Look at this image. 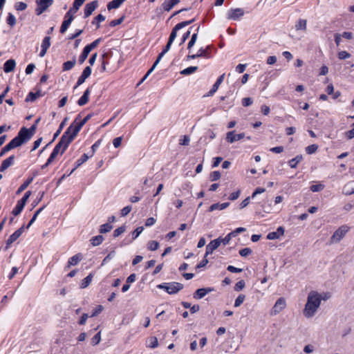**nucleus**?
Masks as SVG:
<instances>
[{"label": "nucleus", "instance_id": "nucleus-56", "mask_svg": "<svg viewBox=\"0 0 354 354\" xmlns=\"http://www.w3.org/2000/svg\"><path fill=\"white\" fill-rule=\"evenodd\" d=\"M221 176V173L218 171H214L210 174L209 178L211 181H216L220 179Z\"/></svg>", "mask_w": 354, "mask_h": 354}, {"label": "nucleus", "instance_id": "nucleus-10", "mask_svg": "<svg viewBox=\"0 0 354 354\" xmlns=\"http://www.w3.org/2000/svg\"><path fill=\"white\" fill-rule=\"evenodd\" d=\"M25 229V227L23 225L20 228H19L17 230H16L10 236V237L6 241V250H7L10 245L14 243L15 241H17L19 236L22 234Z\"/></svg>", "mask_w": 354, "mask_h": 354}, {"label": "nucleus", "instance_id": "nucleus-9", "mask_svg": "<svg viewBox=\"0 0 354 354\" xmlns=\"http://www.w3.org/2000/svg\"><path fill=\"white\" fill-rule=\"evenodd\" d=\"M286 306V302L283 297H280L277 300L274 306L271 310L272 315H276L279 314L282 310H283Z\"/></svg>", "mask_w": 354, "mask_h": 354}, {"label": "nucleus", "instance_id": "nucleus-11", "mask_svg": "<svg viewBox=\"0 0 354 354\" xmlns=\"http://www.w3.org/2000/svg\"><path fill=\"white\" fill-rule=\"evenodd\" d=\"M214 290H215V289L213 287L199 288V289L196 290V292L194 293L193 297L195 299H201L203 298L208 293L212 292Z\"/></svg>", "mask_w": 354, "mask_h": 354}, {"label": "nucleus", "instance_id": "nucleus-5", "mask_svg": "<svg viewBox=\"0 0 354 354\" xmlns=\"http://www.w3.org/2000/svg\"><path fill=\"white\" fill-rule=\"evenodd\" d=\"M159 289L165 290L168 294H176L183 288V285L178 282L163 283L157 286Z\"/></svg>", "mask_w": 354, "mask_h": 354}, {"label": "nucleus", "instance_id": "nucleus-25", "mask_svg": "<svg viewBox=\"0 0 354 354\" xmlns=\"http://www.w3.org/2000/svg\"><path fill=\"white\" fill-rule=\"evenodd\" d=\"M88 159L87 154L84 153L75 162V167L68 173V176L71 175L73 171L80 165L84 163Z\"/></svg>", "mask_w": 354, "mask_h": 354}, {"label": "nucleus", "instance_id": "nucleus-22", "mask_svg": "<svg viewBox=\"0 0 354 354\" xmlns=\"http://www.w3.org/2000/svg\"><path fill=\"white\" fill-rule=\"evenodd\" d=\"M354 182L352 181V182H349L347 184H346L344 187H343V189H342V193L344 194V195H346V196H349V195H351L353 194H354Z\"/></svg>", "mask_w": 354, "mask_h": 354}, {"label": "nucleus", "instance_id": "nucleus-6", "mask_svg": "<svg viewBox=\"0 0 354 354\" xmlns=\"http://www.w3.org/2000/svg\"><path fill=\"white\" fill-rule=\"evenodd\" d=\"M349 227L347 225H342L339 227L330 237V243H338L348 232Z\"/></svg>", "mask_w": 354, "mask_h": 354}, {"label": "nucleus", "instance_id": "nucleus-4", "mask_svg": "<svg viewBox=\"0 0 354 354\" xmlns=\"http://www.w3.org/2000/svg\"><path fill=\"white\" fill-rule=\"evenodd\" d=\"M93 114H88L82 121H80L77 124H75V121H73L67 128L66 131L75 138L82 127L91 118Z\"/></svg>", "mask_w": 354, "mask_h": 354}, {"label": "nucleus", "instance_id": "nucleus-61", "mask_svg": "<svg viewBox=\"0 0 354 354\" xmlns=\"http://www.w3.org/2000/svg\"><path fill=\"white\" fill-rule=\"evenodd\" d=\"M245 283L243 280L238 281L234 286L235 291H240L245 287Z\"/></svg>", "mask_w": 354, "mask_h": 354}, {"label": "nucleus", "instance_id": "nucleus-57", "mask_svg": "<svg viewBox=\"0 0 354 354\" xmlns=\"http://www.w3.org/2000/svg\"><path fill=\"white\" fill-rule=\"evenodd\" d=\"M158 346V339L156 337H151L149 339V346L151 348H155Z\"/></svg>", "mask_w": 354, "mask_h": 354}, {"label": "nucleus", "instance_id": "nucleus-19", "mask_svg": "<svg viewBox=\"0 0 354 354\" xmlns=\"http://www.w3.org/2000/svg\"><path fill=\"white\" fill-rule=\"evenodd\" d=\"M224 77H225V73H223V75H221L216 80V82L214 83V84L212 86V88L210 89V91H209L208 93V95L209 96H211L214 93L216 92V91L218 90L219 86L222 84V82H223V80H224Z\"/></svg>", "mask_w": 354, "mask_h": 354}, {"label": "nucleus", "instance_id": "nucleus-54", "mask_svg": "<svg viewBox=\"0 0 354 354\" xmlns=\"http://www.w3.org/2000/svg\"><path fill=\"white\" fill-rule=\"evenodd\" d=\"M84 1H85V0H75L74 1V2H73L74 13H76V12L82 6V4L84 3Z\"/></svg>", "mask_w": 354, "mask_h": 354}, {"label": "nucleus", "instance_id": "nucleus-23", "mask_svg": "<svg viewBox=\"0 0 354 354\" xmlns=\"http://www.w3.org/2000/svg\"><path fill=\"white\" fill-rule=\"evenodd\" d=\"M90 89L88 88L84 93L83 95L78 100L77 104L79 106H84L88 103L89 100Z\"/></svg>", "mask_w": 354, "mask_h": 354}, {"label": "nucleus", "instance_id": "nucleus-24", "mask_svg": "<svg viewBox=\"0 0 354 354\" xmlns=\"http://www.w3.org/2000/svg\"><path fill=\"white\" fill-rule=\"evenodd\" d=\"M74 17H68V18H65L64 17V21L62 22V24L61 26V28H60V32L61 33H64L66 30L68 29V28L69 27V26L71 25L72 21L73 20Z\"/></svg>", "mask_w": 354, "mask_h": 354}, {"label": "nucleus", "instance_id": "nucleus-13", "mask_svg": "<svg viewBox=\"0 0 354 354\" xmlns=\"http://www.w3.org/2000/svg\"><path fill=\"white\" fill-rule=\"evenodd\" d=\"M221 245L220 239H214L207 246H206V252H205V257H207L209 254L213 253V252L217 249Z\"/></svg>", "mask_w": 354, "mask_h": 354}, {"label": "nucleus", "instance_id": "nucleus-33", "mask_svg": "<svg viewBox=\"0 0 354 354\" xmlns=\"http://www.w3.org/2000/svg\"><path fill=\"white\" fill-rule=\"evenodd\" d=\"M24 206L25 204H22L21 202L18 201L16 206L12 211V214L14 216H18L22 212Z\"/></svg>", "mask_w": 354, "mask_h": 354}, {"label": "nucleus", "instance_id": "nucleus-34", "mask_svg": "<svg viewBox=\"0 0 354 354\" xmlns=\"http://www.w3.org/2000/svg\"><path fill=\"white\" fill-rule=\"evenodd\" d=\"M198 66H189L180 71V74L183 75H189L195 73L198 70Z\"/></svg>", "mask_w": 354, "mask_h": 354}, {"label": "nucleus", "instance_id": "nucleus-12", "mask_svg": "<svg viewBox=\"0 0 354 354\" xmlns=\"http://www.w3.org/2000/svg\"><path fill=\"white\" fill-rule=\"evenodd\" d=\"M245 137L244 133L238 134L234 133V131H229L226 134V140L230 143H233L236 141H239Z\"/></svg>", "mask_w": 354, "mask_h": 354}, {"label": "nucleus", "instance_id": "nucleus-52", "mask_svg": "<svg viewBox=\"0 0 354 354\" xmlns=\"http://www.w3.org/2000/svg\"><path fill=\"white\" fill-rule=\"evenodd\" d=\"M317 149H318V146L317 145L314 144V145H311L308 146L306 148V151L308 154H313L315 152H316Z\"/></svg>", "mask_w": 354, "mask_h": 354}, {"label": "nucleus", "instance_id": "nucleus-53", "mask_svg": "<svg viewBox=\"0 0 354 354\" xmlns=\"http://www.w3.org/2000/svg\"><path fill=\"white\" fill-rule=\"evenodd\" d=\"M101 341V334L100 332L97 333L94 337L91 339V344L93 346L97 345Z\"/></svg>", "mask_w": 354, "mask_h": 354}, {"label": "nucleus", "instance_id": "nucleus-29", "mask_svg": "<svg viewBox=\"0 0 354 354\" xmlns=\"http://www.w3.org/2000/svg\"><path fill=\"white\" fill-rule=\"evenodd\" d=\"M36 176V174H34V176L32 177H29L21 186L19 187L18 190L17 191V194H20L21 192L25 190L28 186L33 181V179L35 176Z\"/></svg>", "mask_w": 354, "mask_h": 354}, {"label": "nucleus", "instance_id": "nucleus-21", "mask_svg": "<svg viewBox=\"0 0 354 354\" xmlns=\"http://www.w3.org/2000/svg\"><path fill=\"white\" fill-rule=\"evenodd\" d=\"M16 62L14 59H8L3 65V71L5 73H10L14 71L15 68Z\"/></svg>", "mask_w": 354, "mask_h": 354}, {"label": "nucleus", "instance_id": "nucleus-48", "mask_svg": "<svg viewBox=\"0 0 354 354\" xmlns=\"http://www.w3.org/2000/svg\"><path fill=\"white\" fill-rule=\"evenodd\" d=\"M50 46V37L49 36H46L44 38L42 43H41V48L47 49Z\"/></svg>", "mask_w": 354, "mask_h": 354}, {"label": "nucleus", "instance_id": "nucleus-16", "mask_svg": "<svg viewBox=\"0 0 354 354\" xmlns=\"http://www.w3.org/2000/svg\"><path fill=\"white\" fill-rule=\"evenodd\" d=\"M209 46H207L205 48H201L197 54H194V55H187V59H196V58H198V57H207V55H208V51H209Z\"/></svg>", "mask_w": 354, "mask_h": 354}, {"label": "nucleus", "instance_id": "nucleus-50", "mask_svg": "<svg viewBox=\"0 0 354 354\" xmlns=\"http://www.w3.org/2000/svg\"><path fill=\"white\" fill-rule=\"evenodd\" d=\"M232 237H234L232 234H231V232L227 234L224 238L218 237L217 239H220L221 243H223V245H227L230 241Z\"/></svg>", "mask_w": 354, "mask_h": 354}, {"label": "nucleus", "instance_id": "nucleus-43", "mask_svg": "<svg viewBox=\"0 0 354 354\" xmlns=\"http://www.w3.org/2000/svg\"><path fill=\"white\" fill-rule=\"evenodd\" d=\"M101 40H102V38H98V39H95V41H93L90 44L86 45L85 46V48L91 52L92 50L95 48L99 45Z\"/></svg>", "mask_w": 354, "mask_h": 354}, {"label": "nucleus", "instance_id": "nucleus-1", "mask_svg": "<svg viewBox=\"0 0 354 354\" xmlns=\"http://www.w3.org/2000/svg\"><path fill=\"white\" fill-rule=\"evenodd\" d=\"M322 295L316 291H311L308 295L307 301L304 309V315L307 318L313 317L322 302Z\"/></svg>", "mask_w": 354, "mask_h": 354}, {"label": "nucleus", "instance_id": "nucleus-46", "mask_svg": "<svg viewBox=\"0 0 354 354\" xmlns=\"http://www.w3.org/2000/svg\"><path fill=\"white\" fill-rule=\"evenodd\" d=\"M159 247V243L156 241H150L147 244L148 250L151 251L156 250Z\"/></svg>", "mask_w": 354, "mask_h": 354}, {"label": "nucleus", "instance_id": "nucleus-35", "mask_svg": "<svg viewBox=\"0 0 354 354\" xmlns=\"http://www.w3.org/2000/svg\"><path fill=\"white\" fill-rule=\"evenodd\" d=\"M103 241H104V237L102 235H97V236H93L91 239V244L93 246H97V245H100Z\"/></svg>", "mask_w": 354, "mask_h": 354}, {"label": "nucleus", "instance_id": "nucleus-18", "mask_svg": "<svg viewBox=\"0 0 354 354\" xmlns=\"http://www.w3.org/2000/svg\"><path fill=\"white\" fill-rule=\"evenodd\" d=\"M15 161V156H10L8 158L3 160L0 166V171L3 172L7 169L9 167L13 165Z\"/></svg>", "mask_w": 354, "mask_h": 354}, {"label": "nucleus", "instance_id": "nucleus-63", "mask_svg": "<svg viewBox=\"0 0 354 354\" xmlns=\"http://www.w3.org/2000/svg\"><path fill=\"white\" fill-rule=\"evenodd\" d=\"M124 17L122 16L120 18L118 19H115V20H112L111 22H110V26L111 27H114L115 26H118V25H120V24L122 23V21H124Z\"/></svg>", "mask_w": 354, "mask_h": 354}, {"label": "nucleus", "instance_id": "nucleus-40", "mask_svg": "<svg viewBox=\"0 0 354 354\" xmlns=\"http://www.w3.org/2000/svg\"><path fill=\"white\" fill-rule=\"evenodd\" d=\"M89 53H90V51H89V50H88L84 47V48L83 49V51H82V53H81V55H80V57H79V59H78L79 63H80V64H82L85 62V60L87 59L88 55V54H89Z\"/></svg>", "mask_w": 354, "mask_h": 354}, {"label": "nucleus", "instance_id": "nucleus-28", "mask_svg": "<svg viewBox=\"0 0 354 354\" xmlns=\"http://www.w3.org/2000/svg\"><path fill=\"white\" fill-rule=\"evenodd\" d=\"M126 0H113L107 4V9L111 10L112 9L118 8Z\"/></svg>", "mask_w": 354, "mask_h": 354}, {"label": "nucleus", "instance_id": "nucleus-38", "mask_svg": "<svg viewBox=\"0 0 354 354\" xmlns=\"http://www.w3.org/2000/svg\"><path fill=\"white\" fill-rule=\"evenodd\" d=\"M92 279H93V274H89L86 277H85L82 281V283L80 284V287L82 288H86L91 283Z\"/></svg>", "mask_w": 354, "mask_h": 354}, {"label": "nucleus", "instance_id": "nucleus-49", "mask_svg": "<svg viewBox=\"0 0 354 354\" xmlns=\"http://www.w3.org/2000/svg\"><path fill=\"white\" fill-rule=\"evenodd\" d=\"M245 296L243 294L239 295L235 300L234 307L240 306L244 301Z\"/></svg>", "mask_w": 354, "mask_h": 354}, {"label": "nucleus", "instance_id": "nucleus-8", "mask_svg": "<svg viewBox=\"0 0 354 354\" xmlns=\"http://www.w3.org/2000/svg\"><path fill=\"white\" fill-rule=\"evenodd\" d=\"M245 12L242 8H231L227 11V18L236 21L244 15Z\"/></svg>", "mask_w": 354, "mask_h": 354}, {"label": "nucleus", "instance_id": "nucleus-42", "mask_svg": "<svg viewBox=\"0 0 354 354\" xmlns=\"http://www.w3.org/2000/svg\"><path fill=\"white\" fill-rule=\"evenodd\" d=\"M180 29V28L178 27V26L177 24L173 28V29L171 30V34L169 35L168 41H170V42L173 43V41H174V39L176 37L177 32Z\"/></svg>", "mask_w": 354, "mask_h": 354}, {"label": "nucleus", "instance_id": "nucleus-20", "mask_svg": "<svg viewBox=\"0 0 354 354\" xmlns=\"http://www.w3.org/2000/svg\"><path fill=\"white\" fill-rule=\"evenodd\" d=\"M44 95V93H42L41 91L38 90L37 92H30L26 97V102H34L38 97H42Z\"/></svg>", "mask_w": 354, "mask_h": 354}, {"label": "nucleus", "instance_id": "nucleus-36", "mask_svg": "<svg viewBox=\"0 0 354 354\" xmlns=\"http://www.w3.org/2000/svg\"><path fill=\"white\" fill-rule=\"evenodd\" d=\"M307 21L306 19H299L295 24L297 30H306Z\"/></svg>", "mask_w": 354, "mask_h": 354}, {"label": "nucleus", "instance_id": "nucleus-37", "mask_svg": "<svg viewBox=\"0 0 354 354\" xmlns=\"http://www.w3.org/2000/svg\"><path fill=\"white\" fill-rule=\"evenodd\" d=\"M112 229H113V225H111L110 223H104V224L100 225L99 232L101 234H104V233L110 232Z\"/></svg>", "mask_w": 354, "mask_h": 354}, {"label": "nucleus", "instance_id": "nucleus-47", "mask_svg": "<svg viewBox=\"0 0 354 354\" xmlns=\"http://www.w3.org/2000/svg\"><path fill=\"white\" fill-rule=\"evenodd\" d=\"M125 231H126V226L125 225L120 226L114 230L113 236L115 238H116V237L119 236L120 235H121L122 233H124Z\"/></svg>", "mask_w": 354, "mask_h": 354}, {"label": "nucleus", "instance_id": "nucleus-27", "mask_svg": "<svg viewBox=\"0 0 354 354\" xmlns=\"http://www.w3.org/2000/svg\"><path fill=\"white\" fill-rule=\"evenodd\" d=\"M230 205V203H214V204H212L209 208V212H213L214 210H222V209H224L225 208H227L228 206Z\"/></svg>", "mask_w": 354, "mask_h": 354}, {"label": "nucleus", "instance_id": "nucleus-51", "mask_svg": "<svg viewBox=\"0 0 354 354\" xmlns=\"http://www.w3.org/2000/svg\"><path fill=\"white\" fill-rule=\"evenodd\" d=\"M7 23L12 27L16 24V18L12 13H8Z\"/></svg>", "mask_w": 354, "mask_h": 354}, {"label": "nucleus", "instance_id": "nucleus-26", "mask_svg": "<svg viewBox=\"0 0 354 354\" xmlns=\"http://www.w3.org/2000/svg\"><path fill=\"white\" fill-rule=\"evenodd\" d=\"M82 260V254H77L71 257L68 261L67 268L77 265Z\"/></svg>", "mask_w": 354, "mask_h": 354}, {"label": "nucleus", "instance_id": "nucleus-32", "mask_svg": "<svg viewBox=\"0 0 354 354\" xmlns=\"http://www.w3.org/2000/svg\"><path fill=\"white\" fill-rule=\"evenodd\" d=\"M303 159L301 155H298L294 158L289 160L288 164L291 168H296L299 162H300Z\"/></svg>", "mask_w": 354, "mask_h": 354}, {"label": "nucleus", "instance_id": "nucleus-41", "mask_svg": "<svg viewBox=\"0 0 354 354\" xmlns=\"http://www.w3.org/2000/svg\"><path fill=\"white\" fill-rule=\"evenodd\" d=\"M171 44H172L171 42L167 41V45L165 46V47L164 48L162 51L158 55V56L156 59V60H158V62H160V59H162V57L169 50Z\"/></svg>", "mask_w": 354, "mask_h": 354}, {"label": "nucleus", "instance_id": "nucleus-17", "mask_svg": "<svg viewBox=\"0 0 354 354\" xmlns=\"http://www.w3.org/2000/svg\"><path fill=\"white\" fill-rule=\"evenodd\" d=\"M179 2L180 0H165L161 6L165 11L169 12Z\"/></svg>", "mask_w": 354, "mask_h": 354}, {"label": "nucleus", "instance_id": "nucleus-30", "mask_svg": "<svg viewBox=\"0 0 354 354\" xmlns=\"http://www.w3.org/2000/svg\"><path fill=\"white\" fill-rule=\"evenodd\" d=\"M76 64L75 57H73L72 60L67 61L63 64L62 71H67L72 69Z\"/></svg>", "mask_w": 354, "mask_h": 354}, {"label": "nucleus", "instance_id": "nucleus-59", "mask_svg": "<svg viewBox=\"0 0 354 354\" xmlns=\"http://www.w3.org/2000/svg\"><path fill=\"white\" fill-rule=\"evenodd\" d=\"M143 227H138L132 233V240L136 239L143 231Z\"/></svg>", "mask_w": 354, "mask_h": 354}, {"label": "nucleus", "instance_id": "nucleus-7", "mask_svg": "<svg viewBox=\"0 0 354 354\" xmlns=\"http://www.w3.org/2000/svg\"><path fill=\"white\" fill-rule=\"evenodd\" d=\"M37 8L35 13L37 15H41L46 9L53 5V0H37Z\"/></svg>", "mask_w": 354, "mask_h": 354}, {"label": "nucleus", "instance_id": "nucleus-39", "mask_svg": "<svg viewBox=\"0 0 354 354\" xmlns=\"http://www.w3.org/2000/svg\"><path fill=\"white\" fill-rule=\"evenodd\" d=\"M45 206H43L41 207H40L39 209H38L34 214L33 216L32 217V218L30 219V221H29V223H28L27 226H26V228H29L32 225V223L35 222V221L36 220L37 216L43 211V209H44Z\"/></svg>", "mask_w": 354, "mask_h": 354}, {"label": "nucleus", "instance_id": "nucleus-2", "mask_svg": "<svg viewBox=\"0 0 354 354\" xmlns=\"http://www.w3.org/2000/svg\"><path fill=\"white\" fill-rule=\"evenodd\" d=\"M75 138L66 131L62 135L59 142L54 147L51 154L48 158V162H53L57 154L59 153L61 149V154H63L68 148V145L72 142V141Z\"/></svg>", "mask_w": 354, "mask_h": 354}, {"label": "nucleus", "instance_id": "nucleus-55", "mask_svg": "<svg viewBox=\"0 0 354 354\" xmlns=\"http://www.w3.org/2000/svg\"><path fill=\"white\" fill-rule=\"evenodd\" d=\"M15 8L18 11H23L27 8V4L24 2H17L15 3Z\"/></svg>", "mask_w": 354, "mask_h": 354}, {"label": "nucleus", "instance_id": "nucleus-31", "mask_svg": "<svg viewBox=\"0 0 354 354\" xmlns=\"http://www.w3.org/2000/svg\"><path fill=\"white\" fill-rule=\"evenodd\" d=\"M39 121H40V118H37L35 121V123L29 129L26 128V131H27L26 132H27L28 136H30V139L35 134L36 129H37V125L38 124Z\"/></svg>", "mask_w": 354, "mask_h": 354}, {"label": "nucleus", "instance_id": "nucleus-58", "mask_svg": "<svg viewBox=\"0 0 354 354\" xmlns=\"http://www.w3.org/2000/svg\"><path fill=\"white\" fill-rule=\"evenodd\" d=\"M197 33H194L192 36V38L190 39V41H189L188 43V45H187V48L189 50H190L193 46L195 44L196 41V39H197Z\"/></svg>", "mask_w": 354, "mask_h": 354}, {"label": "nucleus", "instance_id": "nucleus-60", "mask_svg": "<svg viewBox=\"0 0 354 354\" xmlns=\"http://www.w3.org/2000/svg\"><path fill=\"white\" fill-rule=\"evenodd\" d=\"M252 253V250L249 248H245L239 251V254L241 257H245Z\"/></svg>", "mask_w": 354, "mask_h": 354}, {"label": "nucleus", "instance_id": "nucleus-15", "mask_svg": "<svg viewBox=\"0 0 354 354\" xmlns=\"http://www.w3.org/2000/svg\"><path fill=\"white\" fill-rule=\"evenodd\" d=\"M285 230L283 227H279L275 232H269L267 235V239L269 240H274L279 239L283 235Z\"/></svg>", "mask_w": 354, "mask_h": 354}, {"label": "nucleus", "instance_id": "nucleus-3", "mask_svg": "<svg viewBox=\"0 0 354 354\" xmlns=\"http://www.w3.org/2000/svg\"><path fill=\"white\" fill-rule=\"evenodd\" d=\"M26 131V128L22 127L19 130L17 136L7 144L10 149L20 147L30 140V136H28Z\"/></svg>", "mask_w": 354, "mask_h": 354}, {"label": "nucleus", "instance_id": "nucleus-14", "mask_svg": "<svg viewBox=\"0 0 354 354\" xmlns=\"http://www.w3.org/2000/svg\"><path fill=\"white\" fill-rule=\"evenodd\" d=\"M98 6L97 1H93L91 3H86L84 7V17L86 18L89 17L93 12L97 8Z\"/></svg>", "mask_w": 354, "mask_h": 354}, {"label": "nucleus", "instance_id": "nucleus-45", "mask_svg": "<svg viewBox=\"0 0 354 354\" xmlns=\"http://www.w3.org/2000/svg\"><path fill=\"white\" fill-rule=\"evenodd\" d=\"M324 187H325V185L324 184L318 183L316 185H311L310 187V189L313 192H320V191L323 190L324 189Z\"/></svg>", "mask_w": 354, "mask_h": 354}, {"label": "nucleus", "instance_id": "nucleus-44", "mask_svg": "<svg viewBox=\"0 0 354 354\" xmlns=\"http://www.w3.org/2000/svg\"><path fill=\"white\" fill-rule=\"evenodd\" d=\"M68 120V118H65L63 121L61 122V124H59V127L58 128V129L57 130V131L54 134V138H53V140L56 139V138L61 133L64 127L65 126L66 122Z\"/></svg>", "mask_w": 354, "mask_h": 354}, {"label": "nucleus", "instance_id": "nucleus-64", "mask_svg": "<svg viewBox=\"0 0 354 354\" xmlns=\"http://www.w3.org/2000/svg\"><path fill=\"white\" fill-rule=\"evenodd\" d=\"M253 103V100L250 97H244L242 100V105L243 106H249Z\"/></svg>", "mask_w": 354, "mask_h": 354}, {"label": "nucleus", "instance_id": "nucleus-62", "mask_svg": "<svg viewBox=\"0 0 354 354\" xmlns=\"http://www.w3.org/2000/svg\"><path fill=\"white\" fill-rule=\"evenodd\" d=\"M337 55L339 59H345L351 57V54L345 50L339 52Z\"/></svg>", "mask_w": 354, "mask_h": 354}]
</instances>
